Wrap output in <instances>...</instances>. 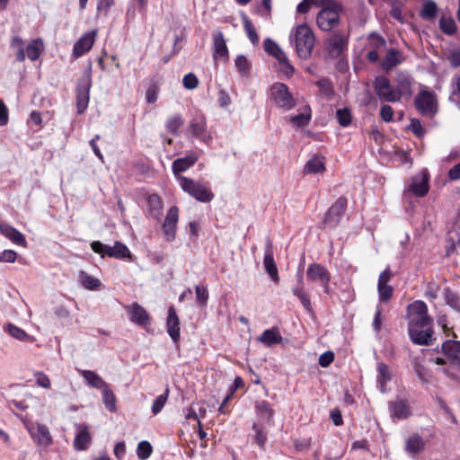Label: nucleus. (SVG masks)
Wrapping results in <instances>:
<instances>
[{"label":"nucleus","mask_w":460,"mask_h":460,"mask_svg":"<svg viewBox=\"0 0 460 460\" xmlns=\"http://www.w3.org/2000/svg\"><path fill=\"white\" fill-rule=\"evenodd\" d=\"M289 39L299 58L306 59L311 55L314 46V35L306 24L298 25Z\"/></svg>","instance_id":"obj_1"},{"label":"nucleus","mask_w":460,"mask_h":460,"mask_svg":"<svg viewBox=\"0 0 460 460\" xmlns=\"http://www.w3.org/2000/svg\"><path fill=\"white\" fill-rule=\"evenodd\" d=\"M316 3L322 6L316 22L322 31H329L339 22V13L341 5L333 0H316Z\"/></svg>","instance_id":"obj_2"},{"label":"nucleus","mask_w":460,"mask_h":460,"mask_svg":"<svg viewBox=\"0 0 460 460\" xmlns=\"http://www.w3.org/2000/svg\"><path fill=\"white\" fill-rule=\"evenodd\" d=\"M177 181L181 190L202 203L210 202L215 195L207 184L185 176H177Z\"/></svg>","instance_id":"obj_3"},{"label":"nucleus","mask_w":460,"mask_h":460,"mask_svg":"<svg viewBox=\"0 0 460 460\" xmlns=\"http://www.w3.org/2000/svg\"><path fill=\"white\" fill-rule=\"evenodd\" d=\"M91 248L102 258L108 256L119 260L132 259V254L128 246L120 242H116L113 246H110L100 241H93L91 243Z\"/></svg>","instance_id":"obj_4"},{"label":"nucleus","mask_w":460,"mask_h":460,"mask_svg":"<svg viewBox=\"0 0 460 460\" xmlns=\"http://www.w3.org/2000/svg\"><path fill=\"white\" fill-rule=\"evenodd\" d=\"M409 325H432L433 319L428 315V306L421 301L417 300L408 305Z\"/></svg>","instance_id":"obj_5"},{"label":"nucleus","mask_w":460,"mask_h":460,"mask_svg":"<svg viewBox=\"0 0 460 460\" xmlns=\"http://www.w3.org/2000/svg\"><path fill=\"white\" fill-rule=\"evenodd\" d=\"M416 109L424 116L432 117L437 112V101L435 94L423 88L414 100Z\"/></svg>","instance_id":"obj_6"},{"label":"nucleus","mask_w":460,"mask_h":460,"mask_svg":"<svg viewBox=\"0 0 460 460\" xmlns=\"http://www.w3.org/2000/svg\"><path fill=\"white\" fill-rule=\"evenodd\" d=\"M270 95L275 103L286 111L291 110L296 105V101L285 84H274L270 88Z\"/></svg>","instance_id":"obj_7"},{"label":"nucleus","mask_w":460,"mask_h":460,"mask_svg":"<svg viewBox=\"0 0 460 460\" xmlns=\"http://www.w3.org/2000/svg\"><path fill=\"white\" fill-rule=\"evenodd\" d=\"M306 277L309 281L319 283L325 294H330L331 274L324 266L319 263H311L306 270Z\"/></svg>","instance_id":"obj_8"},{"label":"nucleus","mask_w":460,"mask_h":460,"mask_svg":"<svg viewBox=\"0 0 460 460\" xmlns=\"http://www.w3.org/2000/svg\"><path fill=\"white\" fill-rule=\"evenodd\" d=\"M24 425L33 440L40 446L47 447L52 444V437L49 429L40 423L24 420Z\"/></svg>","instance_id":"obj_9"},{"label":"nucleus","mask_w":460,"mask_h":460,"mask_svg":"<svg viewBox=\"0 0 460 460\" xmlns=\"http://www.w3.org/2000/svg\"><path fill=\"white\" fill-rule=\"evenodd\" d=\"M374 88L379 99L385 102H398V93L392 87L390 81L385 76H377L374 82Z\"/></svg>","instance_id":"obj_10"},{"label":"nucleus","mask_w":460,"mask_h":460,"mask_svg":"<svg viewBox=\"0 0 460 460\" xmlns=\"http://www.w3.org/2000/svg\"><path fill=\"white\" fill-rule=\"evenodd\" d=\"M432 325H409L408 332L411 341L417 345H429L433 331Z\"/></svg>","instance_id":"obj_11"},{"label":"nucleus","mask_w":460,"mask_h":460,"mask_svg":"<svg viewBox=\"0 0 460 460\" xmlns=\"http://www.w3.org/2000/svg\"><path fill=\"white\" fill-rule=\"evenodd\" d=\"M97 36V30L83 34L75 43L73 48L72 56L75 59L82 57L91 50Z\"/></svg>","instance_id":"obj_12"},{"label":"nucleus","mask_w":460,"mask_h":460,"mask_svg":"<svg viewBox=\"0 0 460 460\" xmlns=\"http://www.w3.org/2000/svg\"><path fill=\"white\" fill-rule=\"evenodd\" d=\"M346 207L347 199L342 197L339 198L327 211L323 224L330 227L336 226L343 217Z\"/></svg>","instance_id":"obj_13"},{"label":"nucleus","mask_w":460,"mask_h":460,"mask_svg":"<svg viewBox=\"0 0 460 460\" xmlns=\"http://www.w3.org/2000/svg\"><path fill=\"white\" fill-rule=\"evenodd\" d=\"M190 133L199 141L208 145L212 141V137L207 129V122L204 117L194 118L189 128Z\"/></svg>","instance_id":"obj_14"},{"label":"nucleus","mask_w":460,"mask_h":460,"mask_svg":"<svg viewBox=\"0 0 460 460\" xmlns=\"http://www.w3.org/2000/svg\"><path fill=\"white\" fill-rule=\"evenodd\" d=\"M179 221V208L172 206L167 211L165 220L163 224V231L167 241H172L176 235V227Z\"/></svg>","instance_id":"obj_15"},{"label":"nucleus","mask_w":460,"mask_h":460,"mask_svg":"<svg viewBox=\"0 0 460 460\" xmlns=\"http://www.w3.org/2000/svg\"><path fill=\"white\" fill-rule=\"evenodd\" d=\"M429 175L427 170H422L411 179L408 190L415 196L423 197L429 192Z\"/></svg>","instance_id":"obj_16"},{"label":"nucleus","mask_w":460,"mask_h":460,"mask_svg":"<svg viewBox=\"0 0 460 460\" xmlns=\"http://www.w3.org/2000/svg\"><path fill=\"white\" fill-rule=\"evenodd\" d=\"M392 277V272L389 269H385L382 271L378 278L377 284V291L379 296V300L381 302L388 301L394 293V288L392 286L388 285Z\"/></svg>","instance_id":"obj_17"},{"label":"nucleus","mask_w":460,"mask_h":460,"mask_svg":"<svg viewBox=\"0 0 460 460\" xmlns=\"http://www.w3.org/2000/svg\"><path fill=\"white\" fill-rule=\"evenodd\" d=\"M125 309L129 314V319L132 323L140 326L149 324V314L138 303H133L132 305H127L125 306Z\"/></svg>","instance_id":"obj_18"},{"label":"nucleus","mask_w":460,"mask_h":460,"mask_svg":"<svg viewBox=\"0 0 460 460\" xmlns=\"http://www.w3.org/2000/svg\"><path fill=\"white\" fill-rule=\"evenodd\" d=\"M297 284L292 288V293L296 296L305 311L309 314H313V307L311 304L310 296L305 288L304 279L302 274L297 275Z\"/></svg>","instance_id":"obj_19"},{"label":"nucleus","mask_w":460,"mask_h":460,"mask_svg":"<svg viewBox=\"0 0 460 460\" xmlns=\"http://www.w3.org/2000/svg\"><path fill=\"white\" fill-rule=\"evenodd\" d=\"M199 155L195 152H189L184 157L173 161L172 169L175 176H181L180 172L187 171L198 161Z\"/></svg>","instance_id":"obj_20"},{"label":"nucleus","mask_w":460,"mask_h":460,"mask_svg":"<svg viewBox=\"0 0 460 460\" xmlns=\"http://www.w3.org/2000/svg\"><path fill=\"white\" fill-rule=\"evenodd\" d=\"M376 385L381 393L387 391V385L393 379V373L390 367L383 362L377 363L376 366Z\"/></svg>","instance_id":"obj_21"},{"label":"nucleus","mask_w":460,"mask_h":460,"mask_svg":"<svg viewBox=\"0 0 460 460\" xmlns=\"http://www.w3.org/2000/svg\"><path fill=\"white\" fill-rule=\"evenodd\" d=\"M264 269L270 277V279L275 282L278 283L279 279V273H278V268L274 261L273 257V252L271 248V243L269 241L267 243V247L265 250L264 254V260H263Z\"/></svg>","instance_id":"obj_22"},{"label":"nucleus","mask_w":460,"mask_h":460,"mask_svg":"<svg viewBox=\"0 0 460 460\" xmlns=\"http://www.w3.org/2000/svg\"><path fill=\"white\" fill-rule=\"evenodd\" d=\"M0 233L13 243L22 247L27 246L25 236L14 227L4 223H0Z\"/></svg>","instance_id":"obj_23"},{"label":"nucleus","mask_w":460,"mask_h":460,"mask_svg":"<svg viewBox=\"0 0 460 460\" xmlns=\"http://www.w3.org/2000/svg\"><path fill=\"white\" fill-rule=\"evenodd\" d=\"M213 58L215 60L228 58V49L221 31L213 34Z\"/></svg>","instance_id":"obj_24"},{"label":"nucleus","mask_w":460,"mask_h":460,"mask_svg":"<svg viewBox=\"0 0 460 460\" xmlns=\"http://www.w3.org/2000/svg\"><path fill=\"white\" fill-rule=\"evenodd\" d=\"M167 332L174 343L180 340V321L172 306L169 308L166 322Z\"/></svg>","instance_id":"obj_25"},{"label":"nucleus","mask_w":460,"mask_h":460,"mask_svg":"<svg viewBox=\"0 0 460 460\" xmlns=\"http://www.w3.org/2000/svg\"><path fill=\"white\" fill-rule=\"evenodd\" d=\"M146 202V216L155 220H159L163 211V202L161 198L156 194H152L147 197Z\"/></svg>","instance_id":"obj_26"},{"label":"nucleus","mask_w":460,"mask_h":460,"mask_svg":"<svg viewBox=\"0 0 460 460\" xmlns=\"http://www.w3.org/2000/svg\"><path fill=\"white\" fill-rule=\"evenodd\" d=\"M91 439L92 438L87 427L84 425H79L74 440V447L75 450L82 451L87 449L90 446Z\"/></svg>","instance_id":"obj_27"},{"label":"nucleus","mask_w":460,"mask_h":460,"mask_svg":"<svg viewBox=\"0 0 460 460\" xmlns=\"http://www.w3.org/2000/svg\"><path fill=\"white\" fill-rule=\"evenodd\" d=\"M395 93H398V100L402 96H410L411 94V78L402 73L396 76V88Z\"/></svg>","instance_id":"obj_28"},{"label":"nucleus","mask_w":460,"mask_h":460,"mask_svg":"<svg viewBox=\"0 0 460 460\" xmlns=\"http://www.w3.org/2000/svg\"><path fill=\"white\" fill-rule=\"evenodd\" d=\"M91 78L87 75L86 86L84 88H79L76 95V107L79 114L83 113L89 103V89H90Z\"/></svg>","instance_id":"obj_29"},{"label":"nucleus","mask_w":460,"mask_h":460,"mask_svg":"<svg viewBox=\"0 0 460 460\" xmlns=\"http://www.w3.org/2000/svg\"><path fill=\"white\" fill-rule=\"evenodd\" d=\"M79 373L87 385L99 390L102 387H105L106 382L96 372L92 370H79Z\"/></svg>","instance_id":"obj_30"},{"label":"nucleus","mask_w":460,"mask_h":460,"mask_svg":"<svg viewBox=\"0 0 460 460\" xmlns=\"http://www.w3.org/2000/svg\"><path fill=\"white\" fill-rule=\"evenodd\" d=\"M325 170L324 157L320 155H315L310 158L304 168V172L308 173H319Z\"/></svg>","instance_id":"obj_31"},{"label":"nucleus","mask_w":460,"mask_h":460,"mask_svg":"<svg viewBox=\"0 0 460 460\" xmlns=\"http://www.w3.org/2000/svg\"><path fill=\"white\" fill-rule=\"evenodd\" d=\"M4 329L10 336L20 341L31 343L35 341L33 336L29 335L24 330L14 325L13 323H7Z\"/></svg>","instance_id":"obj_32"},{"label":"nucleus","mask_w":460,"mask_h":460,"mask_svg":"<svg viewBox=\"0 0 460 460\" xmlns=\"http://www.w3.org/2000/svg\"><path fill=\"white\" fill-rule=\"evenodd\" d=\"M257 340L264 345L270 347L279 343L282 341V337L277 328H271L265 330Z\"/></svg>","instance_id":"obj_33"},{"label":"nucleus","mask_w":460,"mask_h":460,"mask_svg":"<svg viewBox=\"0 0 460 460\" xmlns=\"http://www.w3.org/2000/svg\"><path fill=\"white\" fill-rule=\"evenodd\" d=\"M400 63H402L401 53L396 49H390L387 50L386 55L382 61V68L385 71H389Z\"/></svg>","instance_id":"obj_34"},{"label":"nucleus","mask_w":460,"mask_h":460,"mask_svg":"<svg viewBox=\"0 0 460 460\" xmlns=\"http://www.w3.org/2000/svg\"><path fill=\"white\" fill-rule=\"evenodd\" d=\"M425 447L424 440L418 435L410 437L405 445L407 453L415 456L420 453Z\"/></svg>","instance_id":"obj_35"},{"label":"nucleus","mask_w":460,"mask_h":460,"mask_svg":"<svg viewBox=\"0 0 460 460\" xmlns=\"http://www.w3.org/2000/svg\"><path fill=\"white\" fill-rule=\"evenodd\" d=\"M78 279L82 286L88 290H96L101 286V281L98 279L89 275L84 270L79 271Z\"/></svg>","instance_id":"obj_36"},{"label":"nucleus","mask_w":460,"mask_h":460,"mask_svg":"<svg viewBox=\"0 0 460 460\" xmlns=\"http://www.w3.org/2000/svg\"><path fill=\"white\" fill-rule=\"evenodd\" d=\"M390 413L394 420H401L411 415V410L408 404H391Z\"/></svg>","instance_id":"obj_37"},{"label":"nucleus","mask_w":460,"mask_h":460,"mask_svg":"<svg viewBox=\"0 0 460 460\" xmlns=\"http://www.w3.org/2000/svg\"><path fill=\"white\" fill-rule=\"evenodd\" d=\"M346 40L341 36L331 38L328 42L329 52L333 56H338L344 49Z\"/></svg>","instance_id":"obj_38"},{"label":"nucleus","mask_w":460,"mask_h":460,"mask_svg":"<svg viewBox=\"0 0 460 460\" xmlns=\"http://www.w3.org/2000/svg\"><path fill=\"white\" fill-rule=\"evenodd\" d=\"M43 49V43L40 40H32L26 48V54L29 59L35 61L39 58Z\"/></svg>","instance_id":"obj_39"},{"label":"nucleus","mask_w":460,"mask_h":460,"mask_svg":"<svg viewBox=\"0 0 460 460\" xmlns=\"http://www.w3.org/2000/svg\"><path fill=\"white\" fill-rule=\"evenodd\" d=\"M442 350L448 357L457 358L460 356V341H446L442 344Z\"/></svg>","instance_id":"obj_40"},{"label":"nucleus","mask_w":460,"mask_h":460,"mask_svg":"<svg viewBox=\"0 0 460 460\" xmlns=\"http://www.w3.org/2000/svg\"><path fill=\"white\" fill-rule=\"evenodd\" d=\"M443 295L446 304L454 310L460 312V297L458 295L448 288L444 289Z\"/></svg>","instance_id":"obj_41"},{"label":"nucleus","mask_w":460,"mask_h":460,"mask_svg":"<svg viewBox=\"0 0 460 460\" xmlns=\"http://www.w3.org/2000/svg\"><path fill=\"white\" fill-rule=\"evenodd\" d=\"M234 65L241 76L246 77L249 75L251 63L244 55H238L234 60Z\"/></svg>","instance_id":"obj_42"},{"label":"nucleus","mask_w":460,"mask_h":460,"mask_svg":"<svg viewBox=\"0 0 460 460\" xmlns=\"http://www.w3.org/2000/svg\"><path fill=\"white\" fill-rule=\"evenodd\" d=\"M153 453L152 445L146 441L142 440L137 444V456L140 460H146L150 457Z\"/></svg>","instance_id":"obj_43"},{"label":"nucleus","mask_w":460,"mask_h":460,"mask_svg":"<svg viewBox=\"0 0 460 460\" xmlns=\"http://www.w3.org/2000/svg\"><path fill=\"white\" fill-rule=\"evenodd\" d=\"M11 48L16 50V60L19 62H22L25 60L26 55L24 50L23 40L15 36L12 39Z\"/></svg>","instance_id":"obj_44"},{"label":"nucleus","mask_w":460,"mask_h":460,"mask_svg":"<svg viewBox=\"0 0 460 460\" xmlns=\"http://www.w3.org/2000/svg\"><path fill=\"white\" fill-rule=\"evenodd\" d=\"M182 125L183 119L180 115H173L170 117L165 123L166 129L173 135L178 134V130Z\"/></svg>","instance_id":"obj_45"},{"label":"nucleus","mask_w":460,"mask_h":460,"mask_svg":"<svg viewBox=\"0 0 460 460\" xmlns=\"http://www.w3.org/2000/svg\"><path fill=\"white\" fill-rule=\"evenodd\" d=\"M440 29L447 35H452L456 31V24L452 17L442 16L439 21Z\"/></svg>","instance_id":"obj_46"},{"label":"nucleus","mask_w":460,"mask_h":460,"mask_svg":"<svg viewBox=\"0 0 460 460\" xmlns=\"http://www.w3.org/2000/svg\"><path fill=\"white\" fill-rule=\"evenodd\" d=\"M438 7L435 2L428 1L423 4L420 15L424 19H431L436 16Z\"/></svg>","instance_id":"obj_47"},{"label":"nucleus","mask_w":460,"mask_h":460,"mask_svg":"<svg viewBox=\"0 0 460 460\" xmlns=\"http://www.w3.org/2000/svg\"><path fill=\"white\" fill-rule=\"evenodd\" d=\"M264 49L267 53L272 55L274 58H277L278 55H280L284 52L279 46L270 39H266L263 42Z\"/></svg>","instance_id":"obj_48"},{"label":"nucleus","mask_w":460,"mask_h":460,"mask_svg":"<svg viewBox=\"0 0 460 460\" xmlns=\"http://www.w3.org/2000/svg\"><path fill=\"white\" fill-rule=\"evenodd\" d=\"M336 117L339 124L342 127H347L351 122V114L346 108L337 110Z\"/></svg>","instance_id":"obj_49"},{"label":"nucleus","mask_w":460,"mask_h":460,"mask_svg":"<svg viewBox=\"0 0 460 460\" xmlns=\"http://www.w3.org/2000/svg\"><path fill=\"white\" fill-rule=\"evenodd\" d=\"M320 92L326 98L330 99L333 95V89L329 80L321 79L316 83Z\"/></svg>","instance_id":"obj_50"},{"label":"nucleus","mask_w":460,"mask_h":460,"mask_svg":"<svg viewBox=\"0 0 460 460\" xmlns=\"http://www.w3.org/2000/svg\"><path fill=\"white\" fill-rule=\"evenodd\" d=\"M243 26H244L246 34H247L249 40H251V42L253 45L257 44L259 42V37H258V35L255 31V29H254L252 23L251 22V21L248 19H244Z\"/></svg>","instance_id":"obj_51"},{"label":"nucleus","mask_w":460,"mask_h":460,"mask_svg":"<svg viewBox=\"0 0 460 460\" xmlns=\"http://www.w3.org/2000/svg\"><path fill=\"white\" fill-rule=\"evenodd\" d=\"M183 86L188 90H193L198 87L199 80L193 73H189L182 79Z\"/></svg>","instance_id":"obj_52"},{"label":"nucleus","mask_w":460,"mask_h":460,"mask_svg":"<svg viewBox=\"0 0 460 460\" xmlns=\"http://www.w3.org/2000/svg\"><path fill=\"white\" fill-rule=\"evenodd\" d=\"M310 114L300 113L298 115L291 117L290 122L292 123L293 126L299 128L307 125L310 120Z\"/></svg>","instance_id":"obj_53"},{"label":"nucleus","mask_w":460,"mask_h":460,"mask_svg":"<svg viewBox=\"0 0 460 460\" xmlns=\"http://www.w3.org/2000/svg\"><path fill=\"white\" fill-rule=\"evenodd\" d=\"M439 290L440 288L437 283H429L425 291L426 298H428L429 301L435 300L438 296Z\"/></svg>","instance_id":"obj_54"},{"label":"nucleus","mask_w":460,"mask_h":460,"mask_svg":"<svg viewBox=\"0 0 460 460\" xmlns=\"http://www.w3.org/2000/svg\"><path fill=\"white\" fill-rule=\"evenodd\" d=\"M368 41L369 45L374 48V49H382L385 46V39L376 33H371Z\"/></svg>","instance_id":"obj_55"},{"label":"nucleus","mask_w":460,"mask_h":460,"mask_svg":"<svg viewBox=\"0 0 460 460\" xmlns=\"http://www.w3.org/2000/svg\"><path fill=\"white\" fill-rule=\"evenodd\" d=\"M197 301L201 305H206L208 299V292L207 288L197 286L195 288Z\"/></svg>","instance_id":"obj_56"},{"label":"nucleus","mask_w":460,"mask_h":460,"mask_svg":"<svg viewBox=\"0 0 460 460\" xmlns=\"http://www.w3.org/2000/svg\"><path fill=\"white\" fill-rule=\"evenodd\" d=\"M114 4V0H99L97 4V14H108L110 8Z\"/></svg>","instance_id":"obj_57"},{"label":"nucleus","mask_w":460,"mask_h":460,"mask_svg":"<svg viewBox=\"0 0 460 460\" xmlns=\"http://www.w3.org/2000/svg\"><path fill=\"white\" fill-rule=\"evenodd\" d=\"M34 377H35V382L39 386L43 387V388L50 387V385H51L50 380H49V376L47 375H45L44 373L36 372L34 374Z\"/></svg>","instance_id":"obj_58"},{"label":"nucleus","mask_w":460,"mask_h":460,"mask_svg":"<svg viewBox=\"0 0 460 460\" xmlns=\"http://www.w3.org/2000/svg\"><path fill=\"white\" fill-rule=\"evenodd\" d=\"M17 253L13 250H4L0 252V262H14Z\"/></svg>","instance_id":"obj_59"},{"label":"nucleus","mask_w":460,"mask_h":460,"mask_svg":"<svg viewBox=\"0 0 460 460\" xmlns=\"http://www.w3.org/2000/svg\"><path fill=\"white\" fill-rule=\"evenodd\" d=\"M409 128L417 136V137H422L425 133V130L417 119H411V123L409 126Z\"/></svg>","instance_id":"obj_60"},{"label":"nucleus","mask_w":460,"mask_h":460,"mask_svg":"<svg viewBox=\"0 0 460 460\" xmlns=\"http://www.w3.org/2000/svg\"><path fill=\"white\" fill-rule=\"evenodd\" d=\"M100 390L102 394L103 402H115V395L107 383L105 384V387H102Z\"/></svg>","instance_id":"obj_61"},{"label":"nucleus","mask_w":460,"mask_h":460,"mask_svg":"<svg viewBox=\"0 0 460 460\" xmlns=\"http://www.w3.org/2000/svg\"><path fill=\"white\" fill-rule=\"evenodd\" d=\"M334 359V354L332 351H326L319 357L318 363L323 367H327Z\"/></svg>","instance_id":"obj_62"},{"label":"nucleus","mask_w":460,"mask_h":460,"mask_svg":"<svg viewBox=\"0 0 460 460\" xmlns=\"http://www.w3.org/2000/svg\"><path fill=\"white\" fill-rule=\"evenodd\" d=\"M380 115L383 120L390 122L393 120L394 111L390 105L385 104L381 107Z\"/></svg>","instance_id":"obj_63"},{"label":"nucleus","mask_w":460,"mask_h":460,"mask_svg":"<svg viewBox=\"0 0 460 460\" xmlns=\"http://www.w3.org/2000/svg\"><path fill=\"white\" fill-rule=\"evenodd\" d=\"M269 406H270V404H265V403L258 404V407H257L258 414L264 420H270V417L272 416V411Z\"/></svg>","instance_id":"obj_64"}]
</instances>
